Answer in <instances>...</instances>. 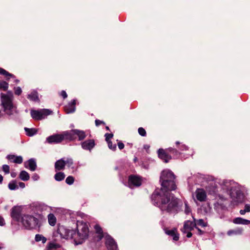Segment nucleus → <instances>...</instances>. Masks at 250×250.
Wrapping results in <instances>:
<instances>
[{"label": "nucleus", "mask_w": 250, "mask_h": 250, "mask_svg": "<svg viewBox=\"0 0 250 250\" xmlns=\"http://www.w3.org/2000/svg\"><path fill=\"white\" fill-rule=\"evenodd\" d=\"M175 176L169 170L162 171L160 177L161 189H155L151 196L152 203L163 212L176 214L181 209L182 201L175 197L170 191L176 188Z\"/></svg>", "instance_id": "obj_1"}, {"label": "nucleus", "mask_w": 250, "mask_h": 250, "mask_svg": "<svg viewBox=\"0 0 250 250\" xmlns=\"http://www.w3.org/2000/svg\"><path fill=\"white\" fill-rule=\"evenodd\" d=\"M21 223L27 229H39L41 227L39 219L31 215H23L21 217Z\"/></svg>", "instance_id": "obj_2"}, {"label": "nucleus", "mask_w": 250, "mask_h": 250, "mask_svg": "<svg viewBox=\"0 0 250 250\" xmlns=\"http://www.w3.org/2000/svg\"><path fill=\"white\" fill-rule=\"evenodd\" d=\"M89 229L86 224H82L77 226V230L76 231V234L79 237L80 240L77 244H81L83 241L86 239L88 236Z\"/></svg>", "instance_id": "obj_3"}, {"label": "nucleus", "mask_w": 250, "mask_h": 250, "mask_svg": "<svg viewBox=\"0 0 250 250\" xmlns=\"http://www.w3.org/2000/svg\"><path fill=\"white\" fill-rule=\"evenodd\" d=\"M31 116L35 120H41L44 119L47 116L52 113V111L48 109H42L41 110H31Z\"/></svg>", "instance_id": "obj_4"}, {"label": "nucleus", "mask_w": 250, "mask_h": 250, "mask_svg": "<svg viewBox=\"0 0 250 250\" xmlns=\"http://www.w3.org/2000/svg\"><path fill=\"white\" fill-rule=\"evenodd\" d=\"M57 233L60 235L61 238L67 239L68 237L75 238L76 231L69 230L63 226L59 225L56 231Z\"/></svg>", "instance_id": "obj_5"}, {"label": "nucleus", "mask_w": 250, "mask_h": 250, "mask_svg": "<svg viewBox=\"0 0 250 250\" xmlns=\"http://www.w3.org/2000/svg\"><path fill=\"white\" fill-rule=\"evenodd\" d=\"M142 183V179L141 176L132 174L128 176V185L130 188L140 187Z\"/></svg>", "instance_id": "obj_6"}, {"label": "nucleus", "mask_w": 250, "mask_h": 250, "mask_svg": "<svg viewBox=\"0 0 250 250\" xmlns=\"http://www.w3.org/2000/svg\"><path fill=\"white\" fill-rule=\"evenodd\" d=\"M1 101L2 106L5 110H11L13 105L12 100L8 95L1 93Z\"/></svg>", "instance_id": "obj_7"}, {"label": "nucleus", "mask_w": 250, "mask_h": 250, "mask_svg": "<svg viewBox=\"0 0 250 250\" xmlns=\"http://www.w3.org/2000/svg\"><path fill=\"white\" fill-rule=\"evenodd\" d=\"M21 208L20 206H14L11 209V217L16 222H20L21 220Z\"/></svg>", "instance_id": "obj_8"}, {"label": "nucleus", "mask_w": 250, "mask_h": 250, "mask_svg": "<svg viewBox=\"0 0 250 250\" xmlns=\"http://www.w3.org/2000/svg\"><path fill=\"white\" fill-rule=\"evenodd\" d=\"M230 195L235 202L241 203L243 201L244 194L240 190L236 189H230Z\"/></svg>", "instance_id": "obj_9"}, {"label": "nucleus", "mask_w": 250, "mask_h": 250, "mask_svg": "<svg viewBox=\"0 0 250 250\" xmlns=\"http://www.w3.org/2000/svg\"><path fill=\"white\" fill-rule=\"evenodd\" d=\"M157 152L159 158L166 163H168L172 158L168 151H167V149L165 150L163 148H160Z\"/></svg>", "instance_id": "obj_10"}, {"label": "nucleus", "mask_w": 250, "mask_h": 250, "mask_svg": "<svg viewBox=\"0 0 250 250\" xmlns=\"http://www.w3.org/2000/svg\"><path fill=\"white\" fill-rule=\"evenodd\" d=\"M105 245L108 250H117V245L114 239L109 235L105 236Z\"/></svg>", "instance_id": "obj_11"}, {"label": "nucleus", "mask_w": 250, "mask_h": 250, "mask_svg": "<svg viewBox=\"0 0 250 250\" xmlns=\"http://www.w3.org/2000/svg\"><path fill=\"white\" fill-rule=\"evenodd\" d=\"M62 141V137L61 134H55L50 135L46 138V142L50 144H59Z\"/></svg>", "instance_id": "obj_12"}, {"label": "nucleus", "mask_w": 250, "mask_h": 250, "mask_svg": "<svg viewBox=\"0 0 250 250\" xmlns=\"http://www.w3.org/2000/svg\"><path fill=\"white\" fill-rule=\"evenodd\" d=\"M193 221L187 220L184 222L183 228L181 229L183 233H186L187 231H191L194 228L196 227L195 218H193Z\"/></svg>", "instance_id": "obj_13"}, {"label": "nucleus", "mask_w": 250, "mask_h": 250, "mask_svg": "<svg viewBox=\"0 0 250 250\" xmlns=\"http://www.w3.org/2000/svg\"><path fill=\"white\" fill-rule=\"evenodd\" d=\"M81 146L86 150L91 151L95 146L96 144L94 139H88L81 143Z\"/></svg>", "instance_id": "obj_14"}, {"label": "nucleus", "mask_w": 250, "mask_h": 250, "mask_svg": "<svg viewBox=\"0 0 250 250\" xmlns=\"http://www.w3.org/2000/svg\"><path fill=\"white\" fill-rule=\"evenodd\" d=\"M62 137L63 140H69L70 141H74L76 139V137L75 135V132L74 129L69 131H66L61 133Z\"/></svg>", "instance_id": "obj_15"}, {"label": "nucleus", "mask_w": 250, "mask_h": 250, "mask_svg": "<svg viewBox=\"0 0 250 250\" xmlns=\"http://www.w3.org/2000/svg\"><path fill=\"white\" fill-rule=\"evenodd\" d=\"M76 100H73L64 107V111L67 114L74 113L76 110Z\"/></svg>", "instance_id": "obj_16"}, {"label": "nucleus", "mask_w": 250, "mask_h": 250, "mask_svg": "<svg viewBox=\"0 0 250 250\" xmlns=\"http://www.w3.org/2000/svg\"><path fill=\"white\" fill-rule=\"evenodd\" d=\"M6 158L11 162L20 164L23 162L22 157L21 156H16L15 155H8Z\"/></svg>", "instance_id": "obj_17"}, {"label": "nucleus", "mask_w": 250, "mask_h": 250, "mask_svg": "<svg viewBox=\"0 0 250 250\" xmlns=\"http://www.w3.org/2000/svg\"><path fill=\"white\" fill-rule=\"evenodd\" d=\"M166 233L173 237L174 241H178L179 238V234L177 232V229L174 228L171 230H166Z\"/></svg>", "instance_id": "obj_18"}, {"label": "nucleus", "mask_w": 250, "mask_h": 250, "mask_svg": "<svg viewBox=\"0 0 250 250\" xmlns=\"http://www.w3.org/2000/svg\"><path fill=\"white\" fill-rule=\"evenodd\" d=\"M65 166L64 160L63 159L57 160L55 163L56 170H63L64 169Z\"/></svg>", "instance_id": "obj_19"}, {"label": "nucleus", "mask_w": 250, "mask_h": 250, "mask_svg": "<svg viewBox=\"0 0 250 250\" xmlns=\"http://www.w3.org/2000/svg\"><path fill=\"white\" fill-rule=\"evenodd\" d=\"M0 75L5 77L7 81H9L10 78H15L16 77L13 74L10 73L4 69L0 67Z\"/></svg>", "instance_id": "obj_20"}, {"label": "nucleus", "mask_w": 250, "mask_h": 250, "mask_svg": "<svg viewBox=\"0 0 250 250\" xmlns=\"http://www.w3.org/2000/svg\"><path fill=\"white\" fill-rule=\"evenodd\" d=\"M233 223L236 224L249 225L250 221L241 217H236L233 220Z\"/></svg>", "instance_id": "obj_21"}, {"label": "nucleus", "mask_w": 250, "mask_h": 250, "mask_svg": "<svg viewBox=\"0 0 250 250\" xmlns=\"http://www.w3.org/2000/svg\"><path fill=\"white\" fill-rule=\"evenodd\" d=\"M243 229L240 228H237L234 229H230L227 231V235L231 236L233 235H241L242 234Z\"/></svg>", "instance_id": "obj_22"}, {"label": "nucleus", "mask_w": 250, "mask_h": 250, "mask_svg": "<svg viewBox=\"0 0 250 250\" xmlns=\"http://www.w3.org/2000/svg\"><path fill=\"white\" fill-rule=\"evenodd\" d=\"M74 131L75 132V136H77L78 137L79 141L83 140L86 137L85 132L83 130L74 129Z\"/></svg>", "instance_id": "obj_23"}, {"label": "nucleus", "mask_w": 250, "mask_h": 250, "mask_svg": "<svg viewBox=\"0 0 250 250\" xmlns=\"http://www.w3.org/2000/svg\"><path fill=\"white\" fill-rule=\"evenodd\" d=\"M206 197V193L205 191L203 190H202L200 191H198L196 193V198L197 200L200 202L205 201Z\"/></svg>", "instance_id": "obj_24"}, {"label": "nucleus", "mask_w": 250, "mask_h": 250, "mask_svg": "<svg viewBox=\"0 0 250 250\" xmlns=\"http://www.w3.org/2000/svg\"><path fill=\"white\" fill-rule=\"evenodd\" d=\"M94 229H95L96 233L98 234V237L99 240H102L104 236L103 231L102 228L100 227L99 225L97 224L94 226Z\"/></svg>", "instance_id": "obj_25"}, {"label": "nucleus", "mask_w": 250, "mask_h": 250, "mask_svg": "<svg viewBox=\"0 0 250 250\" xmlns=\"http://www.w3.org/2000/svg\"><path fill=\"white\" fill-rule=\"evenodd\" d=\"M29 168L31 171H35L37 168V164L34 159H30L27 162Z\"/></svg>", "instance_id": "obj_26"}, {"label": "nucleus", "mask_w": 250, "mask_h": 250, "mask_svg": "<svg viewBox=\"0 0 250 250\" xmlns=\"http://www.w3.org/2000/svg\"><path fill=\"white\" fill-rule=\"evenodd\" d=\"M19 178L23 181H27L30 178L29 174L25 170H22L19 175Z\"/></svg>", "instance_id": "obj_27"}, {"label": "nucleus", "mask_w": 250, "mask_h": 250, "mask_svg": "<svg viewBox=\"0 0 250 250\" xmlns=\"http://www.w3.org/2000/svg\"><path fill=\"white\" fill-rule=\"evenodd\" d=\"M27 98L30 100L34 102L39 101V99L38 97V93L37 91H33L31 92L30 94L28 95Z\"/></svg>", "instance_id": "obj_28"}, {"label": "nucleus", "mask_w": 250, "mask_h": 250, "mask_svg": "<svg viewBox=\"0 0 250 250\" xmlns=\"http://www.w3.org/2000/svg\"><path fill=\"white\" fill-rule=\"evenodd\" d=\"M48 221L50 225L54 226L56 223V218L53 213L48 215Z\"/></svg>", "instance_id": "obj_29"}, {"label": "nucleus", "mask_w": 250, "mask_h": 250, "mask_svg": "<svg viewBox=\"0 0 250 250\" xmlns=\"http://www.w3.org/2000/svg\"><path fill=\"white\" fill-rule=\"evenodd\" d=\"M24 130L26 133V135L28 136H32L36 134L37 132V130L34 128H29L27 127H25Z\"/></svg>", "instance_id": "obj_30"}, {"label": "nucleus", "mask_w": 250, "mask_h": 250, "mask_svg": "<svg viewBox=\"0 0 250 250\" xmlns=\"http://www.w3.org/2000/svg\"><path fill=\"white\" fill-rule=\"evenodd\" d=\"M167 151H168L169 153L172 154L173 157H175L176 158L180 155V153L176 149L172 147L167 148Z\"/></svg>", "instance_id": "obj_31"}, {"label": "nucleus", "mask_w": 250, "mask_h": 250, "mask_svg": "<svg viewBox=\"0 0 250 250\" xmlns=\"http://www.w3.org/2000/svg\"><path fill=\"white\" fill-rule=\"evenodd\" d=\"M65 177V175L63 172H59L55 175L54 178L57 181H61L64 179Z\"/></svg>", "instance_id": "obj_32"}, {"label": "nucleus", "mask_w": 250, "mask_h": 250, "mask_svg": "<svg viewBox=\"0 0 250 250\" xmlns=\"http://www.w3.org/2000/svg\"><path fill=\"white\" fill-rule=\"evenodd\" d=\"M36 242L42 241L43 244H44L46 242V238L41 234H36L35 238Z\"/></svg>", "instance_id": "obj_33"}, {"label": "nucleus", "mask_w": 250, "mask_h": 250, "mask_svg": "<svg viewBox=\"0 0 250 250\" xmlns=\"http://www.w3.org/2000/svg\"><path fill=\"white\" fill-rule=\"evenodd\" d=\"M8 83L6 81H2L0 82V89L6 91L8 88Z\"/></svg>", "instance_id": "obj_34"}, {"label": "nucleus", "mask_w": 250, "mask_h": 250, "mask_svg": "<svg viewBox=\"0 0 250 250\" xmlns=\"http://www.w3.org/2000/svg\"><path fill=\"white\" fill-rule=\"evenodd\" d=\"M195 224H196V227L199 226L202 227H205L207 226V223H205L204 220L202 219L197 220L195 219Z\"/></svg>", "instance_id": "obj_35"}, {"label": "nucleus", "mask_w": 250, "mask_h": 250, "mask_svg": "<svg viewBox=\"0 0 250 250\" xmlns=\"http://www.w3.org/2000/svg\"><path fill=\"white\" fill-rule=\"evenodd\" d=\"M8 188L10 190H15L16 189L18 188V187L15 181H12V182L9 183Z\"/></svg>", "instance_id": "obj_36"}, {"label": "nucleus", "mask_w": 250, "mask_h": 250, "mask_svg": "<svg viewBox=\"0 0 250 250\" xmlns=\"http://www.w3.org/2000/svg\"><path fill=\"white\" fill-rule=\"evenodd\" d=\"M74 182V178L72 176H68L65 180L66 183L69 185L73 184Z\"/></svg>", "instance_id": "obj_37"}, {"label": "nucleus", "mask_w": 250, "mask_h": 250, "mask_svg": "<svg viewBox=\"0 0 250 250\" xmlns=\"http://www.w3.org/2000/svg\"><path fill=\"white\" fill-rule=\"evenodd\" d=\"M138 130L139 134L141 136L145 137L146 135V132L145 129L143 127H139L138 128Z\"/></svg>", "instance_id": "obj_38"}, {"label": "nucleus", "mask_w": 250, "mask_h": 250, "mask_svg": "<svg viewBox=\"0 0 250 250\" xmlns=\"http://www.w3.org/2000/svg\"><path fill=\"white\" fill-rule=\"evenodd\" d=\"M108 144V147L109 148L112 150L115 151L116 149V145H113L112 142L111 141H109L107 142Z\"/></svg>", "instance_id": "obj_39"}, {"label": "nucleus", "mask_w": 250, "mask_h": 250, "mask_svg": "<svg viewBox=\"0 0 250 250\" xmlns=\"http://www.w3.org/2000/svg\"><path fill=\"white\" fill-rule=\"evenodd\" d=\"M65 166L67 165L68 167H70L73 164V160L71 158H67L64 161Z\"/></svg>", "instance_id": "obj_40"}, {"label": "nucleus", "mask_w": 250, "mask_h": 250, "mask_svg": "<svg viewBox=\"0 0 250 250\" xmlns=\"http://www.w3.org/2000/svg\"><path fill=\"white\" fill-rule=\"evenodd\" d=\"M105 137V141L106 142L111 141L110 139L113 137V134L112 133H105L104 135Z\"/></svg>", "instance_id": "obj_41"}, {"label": "nucleus", "mask_w": 250, "mask_h": 250, "mask_svg": "<svg viewBox=\"0 0 250 250\" xmlns=\"http://www.w3.org/2000/svg\"><path fill=\"white\" fill-rule=\"evenodd\" d=\"M2 170L5 173H9L10 172V167L8 165H4L2 166Z\"/></svg>", "instance_id": "obj_42"}, {"label": "nucleus", "mask_w": 250, "mask_h": 250, "mask_svg": "<svg viewBox=\"0 0 250 250\" xmlns=\"http://www.w3.org/2000/svg\"><path fill=\"white\" fill-rule=\"evenodd\" d=\"M22 92L21 89L20 87L15 88V94L17 95H20Z\"/></svg>", "instance_id": "obj_43"}, {"label": "nucleus", "mask_w": 250, "mask_h": 250, "mask_svg": "<svg viewBox=\"0 0 250 250\" xmlns=\"http://www.w3.org/2000/svg\"><path fill=\"white\" fill-rule=\"evenodd\" d=\"M95 125L97 126H99L101 125H105V123L104 121H101L98 119H96L95 121Z\"/></svg>", "instance_id": "obj_44"}, {"label": "nucleus", "mask_w": 250, "mask_h": 250, "mask_svg": "<svg viewBox=\"0 0 250 250\" xmlns=\"http://www.w3.org/2000/svg\"><path fill=\"white\" fill-rule=\"evenodd\" d=\"M178 148L181 151H184L187 150L188 147L185 145H182L178 147Z\"/></svg>", "instance_id": "obj_45"}, {"label": "nucleus", "mask_w": 250, "mask_h": 250, "mask_svg": "<svg viewBox=\"0 0 250 250\" xmlns=\"http://www.w3.org/2000/svg\"><path fill=\"white\" fill-rule=\"evenodd\" d=\"M61 95L63 97L64 99H66L67 97V94L64 90H62L61 91Z\"/></svg>", "instance_id": "obj_46"}, {"label": "nucleus", "mask_w": 250, "mask_h": 250, "mask_svg": "<svg viewBox=\"0 0 250 250\" xmlns=\"http://www.w3.org/2000/svg\"><path fill=\"white\" fill-rule=\"evenodd\" d=\"M118 146L120 150L123 149L125 147V145H124V143H122V142H118Z\"/></svg>", "instance_id": "obj_47"}, {"label": "nucleus", "mask_w": 250, "mask_h": 250, "mask_svg": "<svg viewBox=\"0 0 250 250\" xmlns=\"http://www.w3.org/2000/svg\"><path fill=\"white\" fill-rule=\"evenodd\" d=\"M244 210L246 211V212H250V204L245 205Z\"/></svg>", "instance_id": "obj_48"}, {"label": "nucleus", "mask_w": 250, "mask_h": 250, "mask_svg": "<svg viewBox=\"0 0 250 250\" xmlns=\"http://www.w3.org/2000/svg\"><path fill=\"white\" fill-rule=\"evenodd\" d=\"M185 206H186V208H185V213L186 214H188L190 212V208L188 206V205L186 203H185Z\"/></svg>", "instance_id": "obj_49"}, {"label": "nucleus", "mask_w": 250, "mask_h": 250, "mask_svg": "<svg viewBox=\"0 0 250 250\" xmlns=\"http://www.w3.org/2000/svg\"><path fill=\"white\" fill-rule=\"evenodd\" d=\"M195 228H196L198 230V234L202 235L205 232L203 230L200 229L198 227H195Z\"/></svg>", "instance_id": "obj_50"}, {"label": "nucleus", "mask_w": 250, "mask_h": 250, "mask_svg": "<svg viewBox=\"0 0 250 250\" xmlns=\"http://www.w3.org/2000/svg\"><path fill=\"white\" fill-rule=\"evenodd\" d=\"M39 176L36 173H35L32 176V178L34 180H38L39 179Z\"/></svg>", "instance_id": "obj_51"}, {"label": "nucleus", "mask_w": 250, "mask_h": 250, "mask_svg": "<svg viewBox=\"0 0 250 250\" xmlns=\"http://www.w3.org/2000/svg\"><path fill=\"white\" fill-rule=\"evenodd\" d=\"M4 220L3 218L0 216V226H2L4 225Z\"/></svg>", "instance_id": "obj_52"}, {"label": "nucleus", "mask_w": 250, "mask_h": 250, "mask_svg": "<svg viewBox=\"0 0 250 250\" xmlns=\"http://www.w3.org/2000/svg\"><path fill=\"white\" fill-rule=\"evenodd\" d=\"M48 247L49 249H55L56 248V247H55V245L53 243H50L49 244V246H48Z\"/></svg>", "instance_id": "obj_53"}, {"label": "nucleus", "mask_w": 250, "mask_h": 250, "mask_svg": "<svg viewBox=\"0 0 250 250\" xmlns=\"http://www.w3.org/2000/svg\"><path fill=\"white\" fill-rule=\"evenodd\" d=\"M191 231H187V237L188 238H190L192 236V233L190 232Z\"/></svg>", "instance_id": "obj_54"}, {"label": "nucleus", "mask_w": 250, "mask_h": 250, "mask_svg": "<svg viewBox=\"0 0 250 250\" xmlns=\"http://www.w3.org/2000/svg\"><path fill=\"white\" fill-rule=\"evenodd\" d=\"M19 186L21 188H25V184L23 182H20L19 183Z\"/></svg>", "instance_id": "obj_55"}, {"label": "nucleus", "mask_w": 250, "mask_h": 250, "mask_svg": "<svg viewBox=\"0 0 250 250\" xmlns=\"http://www.w3.org/2000/svg\"><path fill=\"white\" fill-rule=\"evenodd\" d=\"M11 176L12 177L15 178L17 176V173L16 172H12L11 173Z\"/></svg>", "instance_id": "obj_56"}, {"label": "nucleus", "mask_w": 250, "mask_h": 250, "mask_svg": "<svg viewBox=\"0 0 250 250\" xmlns=\"http://www.w3.org/2000/svg\"><path fill=\"white\" fill-rule=\"evenodd\" d=\"M246 213V211L244 209H241L240 210V213L241 215H244Z\"/></svg>", "instance_id": "obj_57"}, {"label": "nucleus", "mask_w": 250, "mask_h": 250, "mask_svg": "<svg viewBox=\"0 0 250 250\" xmlns=\"http://www.w3.org/2000/svg\"><path fill=\"white\" fill-rule=\"evenodd\" d=\"M3 179V176L1 174H0V184L2 183Z\"/></svg>", "instance_id": "obj_58"}, {"label": "nucleus", "mask_w": 250, "mask_h": 250, "mask_svg": "<svg viewBox=\"0 0 250 250\" xmlns=\"http://www.w3.org/2000/svg\"><path fill=\"white\" fill-rule=\"evenodd\" d=\"M149 146H148V145H144V148L145 149H148V148H149Z\"/></svg>", "instance_id": "obj_59"}, {"label": "nucleus", "mask_w": 250, "mask_h": 250, "mask_svg": "<svg viewBox=\"0 0 250 250\" xmlns=\"http://www.w3.org/2000/svg\"><path fill=\"white\" fill-rule=\"evenodd\" d=\"M105 129H106V130L110 131L109 127L108 126H106L105 127Z\"/></svg>", "instance_id": "obj_60"}, {"label": "nucleus", "mask_w": 250, "mask_h": 250, "mask_svg": "<svg viewBox=\"0 0 250 250\" xmlns=\"http://www.w3.org/2000/svg\"><path fill=\"white\" fill-rule=\"evenodd\" d=\"M180 144H181V143H180V142H179V141H177V142H176V145H177V146H178V145H179Z\"/></svg>", "instance_id": "obj_61"}, {"label": "nucleus", "mask_w": 250, "mask_h": 250, "mask_svg": "<svg viewBox=\"0 0 250 250\" xmlns=\"http://www.w3.org/2000/svg\"><path fill=\"white\" fill-rule=\"evenodd\" d=\"M19 82H20V81L19 80H18V79H16V80H15V82L16 83H19Z\"/></svg>", "instance_id": "obj_62"}, {"label": "nucleus", "mask_w": 250, "mask_h": 250, "mask_svg": "<svg viewBox=\"0 0 250 250\" xmlns=\"http://www.w3.org/2000/svg\"><path fill=\"white\" fill-rule=\"evenodd\" d=\"M25 167H27V166H26V163H25Z\"/></svg>", "instance_id": "obj_63"}, {"label": "nucleus", "mask_w": 250, "mask_h": 250, "mask_svg": "<svg viewBox=\"0 0 250 250\" xmlns=\"http://www.w3.org/2000/svg\"><path fill=\"white\" fill-rule=\"evenodd\" d=\"M8 93H11L9 91H8Z\"/></svg>", "instance_id": "obj_64"}]
</instances>
